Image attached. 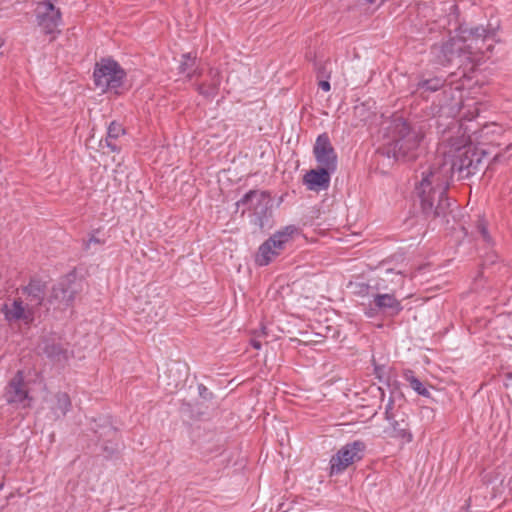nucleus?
Segmentation results:
<instances>
[{"instance_id":"nucleus-43","label":"nucleus","mask_w":512,"mask_h":512,"mask_svg":"<svg viewBox=\"0 0 512 512\" xmlns=\"http://www.w3.org/2000/svg\"><path fill=\"white\" fill-rule=\"evenodd\" d=\"M503 483H504V478H501L500 484L503 485Z\"/></svg>"},{"instance_id":"nucleus-25","label":"nucleus","mask_w":512,"mask_h":512,"mask_svg":"<svg viewBox=\"0 0 512 512\" xmlns=\"http://www.w3.org/2000/svg\"><path fill=\"white\" fill-rule=\"evenodd\" d=\"M125 133L122 125L116 121H112L107 129V137L110 139H118L121 135Z\"/></svg>"},{"instance_id":"nucleus-41","label":"nucleus","mask_w":512,"mask_h":512,"mask_svg":"<svg viewBox=\"0 0 512 512\" xmlns=\"http://www.w3.org/2000/svg\"><path fill=\"white\" fill-rule=\"evenodd\" d=\"M462 88H463V84H461V85H457V86L455 87V89H456V90H461Z\"/></svg>"},{"instance_id":"nucleus-1","label":"nucleus","mask_w":512,"mask_h":512,"mask_svg":"<svg viewBox=\"0 0 512 512\" xmlns=\"http://www.w3.org/2000/svg\"><path fill=\"white\" fill-rule=\"evenodd\" d=\"M453 175L438 153L434 159L420 166L416 173L415 194L420 202L421 212L427 219L439 220L443 225L450 223L451 200L447 190Z\"/></svg>"},{"instance_id":"nucleus-30","label":"nucleus","mask_w":512,"mask_h":512,"mask_svg":"<svg viewBox=\"0 0 512 512\" xmlns=\"http://www.w3.org/2000/svg\"><path fill=\"white\" fill-rule=\"evenodd\" d=\"M479 105L480 103L476 102L473 111H468V113L463 114V119L469 122L474 120L480 113Z\"/></svg>"},{"instance_id":"nucleus-17","label":"nucleus","mask_w":512,"mask_h":512,"mask_svg":"<svg viewBox=\"0 0 512 512\" xmlns=\"http://www.w3.org/2000/svg\"><path fill=\"white\" fill-rule=\"evenodd\" d=\"M333 173L328 169L318 167L307 172L303 181L309 190H324L328 188Z\"/></svg>"},{"instance_id":"nucleus-9","label":"nucleus","mask_w":512,"mask_h":512,"mask_svg":"<svg viewBox=\"0 0 512 512\" xmlns=\"http://www.w3.org/2000/svg\"><path fill=\"white\" fill-rule=\"evenodd\" d=\"M35 18L37 26L45 35H51L54 38L55 35L60 33L62 12L54 6L52 0H43L37 4Z\"/></svg>"},{"instance_id":"nucleus-36","label":"nucleus","mask_w":512,"mask_h":512,"mask_svg":"<svg viewBox=\"0 0 512 512\" xmlns=\"http://www.w3.org/2000/svg\"><path fill=\"white\" fill-rule=\"evenodd\" d=\"M3 487H4V483H1V484H0V491L3 489ZM12 497H13V494H10V495L6 498L5 502H4V503H2V504H0V511H1V510H2L6 505H7L8 500H9L10 498H12Z\"/></svg>"},{"instance_id":"nucleus-35","label":"nucleus","mask_w":512,"mask_h":512,"mask_svg":"<svg viewBox=\"0 0 512 512\" xmlns=\"http://www.w3.org/2000/svg\"><path fill=\"white\" fill-rule=\"evenodd\" d=\"M250 344L256 350H260L262 347L261 342L257 339H251Z\"/></svg>"},{"instance_id":"nucleus-16","label":"nucleus","mask_w":512,"mask_h":512,"mask_svg":"<svg viewBox=\"0 0 512 512\" xmlns=\"http://www.w3.org/2000/svg\"><path fill=\"white\" fill-rule=\"evenodd\" d=\"M387 422L389 426L385 430V433H387L390 438L397 440L401 445H406L413 441L414 436L405 417L399 420L395 417Z\"/></svg>"},{"instance_id":"nucleus-27","label":"nucleus","mask_w":512,"mask_h":512,"mask_svg":"<svg viewBox=\"0 0 512 512\" xmlns=\"http://www.w3.org/2000/svg\"><path fill=\"white\" fill-rule=\"evenodd\" d=\"M393 409H394V400L392 397H390L385 405V410H384V418L386 421H389L396 417Z\"/></svg>"},{"instance_id":"nucleus-7","label":"nucleus","mask_w":512,"mask_h":512,"mask_svg":"<svg viewBox=\"0 0 512 512\" xmlns=\"http://www.w3.org/2000/svg\"><path fill=\"white\" fill-rule=\"evenodd\" d=\"M297 232L298 228L295 225H287L276 231L259 246L255 255V263L261 267L269 265L281 254Z\"/></svg>"},{"instance_id":"nucleus-3","label":"nucleus","mask_w":512,"mask_h":512,"mask_svg":"<svg viewBox=\"0 0 512 512\" xmlns=\"http://www.w3.org/2000/svg\"><path fill=\"white\" fill-rule=\"evenodd\" d=\"M496 37L497 33L494 29L483 26L463 30L460 35L434 48L436 61L442 66L452 63L455 59H459V64H462L463 59L473 65L479 64L485 59V54L492 51L497 42Z\"/></svg>"},{"instance_id":"nucleus-10","label":"nucleus","mask_w":512,"mask_h":512,"mask_svg":"<svg viewBox=\"0 0 512 512\" xmlns=\"http://www.w3.org/2000/svg\"><path fill=\"white\" fill-rule=\"evenodd\" d=\"M365 444L363 441L356 440L344 445L330 459L331 474H339L355 461H359L363 457Z\"/></svg>"},{"instance_id":"nucleus-23","label":"nucleus","mask_w":512,"mask_h":512,"mask_svg":"<svg viewBox=\"0 0 512 512\" xmlns=\"http://www.w3.org/2000/svg\"><path fill=\"white\" fill-rule=\"evenodd\" d=\"M405 380L410 384V387L420 396L429 397L430 393L423 383L413 375L412 371H407L404 374Z\"/></svg>"},{"instance_id":"nucleus-31","label":"nucleus","mask_w":512,"mask_h":512,"mask_svg":"<svg viewBox=\"0 0 512 512\" xmlns=\"http://www.w3.org/2000/svg\"><path fill=\"white\" fill-rule=\"evenodd\" d=\"M103 241L96 237L95 233H92L84 243L86 250L90 249L92 244H102Z\"/></svg>"},{"instance_id":"nucleus-42","label":"nucleus","mask_w":512,"mask_h":512,"mask_svg":"<svg viewBox=\"0 0 512 512\" xmlns=\"http://www.w3.org/2000/svg\"><path fill=\"white\" fill-rule=\"evenodd\" d=\"M109 430H110L111 432H113L114 434L116 433L115 429H113L112 427H110V428H109Z\"/></svg>"},{"instance_id":"nucleus-6","label":"nucleus","mask_w":512,"mask_h":512,"mask_svg":"<svg viewBox=\"0 0 512 512\" xmlns=\"http://www.w3.org/2000/svg\"><path fill=\"white\" fill-rule=\"evenodd\" d=\"M125 78V70L110 57L102 58L95 64L93 71L94 84L103 93L113 91L118 94Z\"/></svg>"},{"instance_id":"nucleus-21","label":"nucleus","mask_w":512,"mask_h":512,"mask_svg":"<svg viewBox=\"0 0 512 512\" xmlns=\"http://www.w3.org/2000/svg\"><path fill=\"white\" fill-rule=\"evenodd\" d=\"M23 291L31 299V302H33L32 304H29L33 309L42 304L45 292L40 282L30 281Z\"/></svg>"},{"instance_id":"nucleus-39","label":"nucleus","mask_w":512,"mask_h":512,"mask_svg":"<svg viewBox=\"0 0 512 512\" xmlns=\"http://www.w3.org/2000/svg\"><path fill=\"white\" fill-rule=\"evenodd\" d=\"M365 315L368 316V317H372L374 315L372 309L368 310L365 312Z\"/></svg>"},{"instance_id":"nucleus-24","label":"nucleus","mask_w":512,"mask_h":512,"mask_svg":"<svg viewBox=\"0 0 512 512\" xmlns=\"http://www.w3.org/2000/svg\"><path fill=\"white\" fill-rule=\"evenodd\" d=\"M44 353L48 358L61 360V358H67V351L64 350L59 344H46L44 347Z\"/></svg>"},{"instance_id":"nucleus-37","label":"nucleus","mask_w":512,"mask_h":512,"mask_svg":"<svg viewBox=\"0 0 512 512\" xmlns=\"http://www.w3.org/2000/svg\"><path fill=\"white\" fill-rule=\"evenodd\" d=\"M104 450L108 452L109 455H112L113 453H115L117 450H118V447L117 445L115 447H109V446H104Z\"/></svg>"},{"instance_id":"nucleus-38","label":"nucleus","mask_w":512,"mask_h":512,"mask_svg":"<svg viewBox=\"0 0 512 512\" xmlns=\"http://www.w3.org/2000/svg\"><path fill=\"white\" fill-rule=\"evenodd\" d=\"M506 470V467H498L495 474H496V479L501 477L502 474H503V471Z\"/></svg>"},{"instance_id":"nucleus-12","label":"nucleus","mask_w":512,"mask_h":512,"mask_svg":"<svg viewBox=\"0 0 512 512\" xmlns=\"http://www.w3.org/2000/svg\"><path fill=\"white\" fill-rule=\"evenodd\" d=\"M1 311L8 322L23 321L26 324L34 320V309L29 304H24L21 298L13 299L10 303H4Z\"/></svg>"},{"instance_id":"nucleus-22","label":"nucleus","mask_w":512,"mask_h":512,"mask_svg":"<svg viewBox=\"0 0 512 512\" xmlns=\"http://www.w3.org/2000/svg\"><path fill=\"white\" fill-rule=\"evenodd\" d=\"M446 80L442 77H433L418 82L417 89L427 92H436L445 86Z\"/></svg>"},{"instance_id":"nucleus-20","label":"nucleus","mask_w":512,"mask_h":512,"mask_svg":"<svg viewBox=\"0 0 512 512\" xmlns=\"http://www.w3.org/2000/svg\"><path fill=\"white\" fill-rule=\"evenodd\" d=\"M72 403L69 395L65 392L55 394L54 402L51 406V412L55 419L64 417L71 409Z\"/></svg>"},{"instance_id":"nucleus-28","label":"nucleus","mask_w":512,"mask_h":512,"mask_svg":"<svg viewBox=\"0 0 512 512\" xmlns=\"http://www.w3.org/2000/svg\"><path fill=\"white\" fill-rule=\"evenodd\" d=\"M478 230H479V233L482 236L483 240L486 243H491L492 239H491V236H490V234L488 232V228H487V225L484 222V220L479 221Z\"/></svg>"},{"instance_id":"nucleus-18","label":"nucleus","mask_w":512,"mask_h":512,"mask_svg":"<svg viewBox=\"0 0 512 512\" xmlns=\"http://www.w3.org/2000/svg\"><path fill=\"white\" fill-rule=\"evenodd\" d=\"M178 72L185 75L188 81L202 75V69L197 65V57L192 53H184L181 56Z\"/></svg>"},{"instance_id":"nucleus-8","label":"nucleus","mask_w":512,"mask_h":512,"mask_svg":"<svg viewBox=\"0 0 512 512\" xmlns=\"http://www.w3.org/2000/svg\"><path fill=\"white\" fill-rule=\"evenodd\" d=\"M408 275L407 269L392 267L389 262H383L378 268L373 288L378 291L397 292L404 287Z\"/></svg>"},{"instance_id":"nucleus-33","label":"nucleus","mask_w":512,"mask_h":512,"mask_svg":"<svg viewBox=\"0 0 512 512\" xmlns=\"http://www.w3.org/2000/svg\"><path fill=\"white\" fill-rule=\"evenodd\" d=\"M116 139H110L109 137H106V146L112 151V152H119L120 148L114 143Z\"/></svg>"},{"instance_id":"nucleus-26","label":"nucleus","mask_w":512,"mask_h":512,"mask_svg":"<svg viewBox=\"0 0 512 512\" xmlns=\"http://www.w3.org/2000/svg\"><path fill=\"white\" fill-rule=\"evenodd\" d=\"M374 374L380 382L385 383V384L389 383V375H388V372H387L385 366L375 365L374 366Z\"/></svg>"},{"instance_id":"nucleus-15","label":"nucleus","mask_w":512,"mask_h":512,"mask_svg":"<svg viewBox=\"0 0 512 512\" xmlns=\"http://www.w3.org/2000/svg\"><path fill=\"white\" fill-rule=\"evenodd\" d=\"M76 292L73 283L64 279L53 287L50 302L57 303L58 308H66L74 301Z\"/></svg>"},{"instance_id":"nucleus-29","label":"nucleus","mask_w":512,"mask_h":512,"mask_svg":"<svg viewBox=\"0 0 512 512\" xmlns=\"http://www.w3.org/2000/svg\"><path fill=\"white\" fill-rule=\"evenodd\" d=\"M355 288V294L361 297H365L369 295L371 286L367 283H357Z\"/></svg>"},{"instance_id":"nucleus-5","label":"nucleus","mask_w":512,"mask_h":512,"mask_svg":"<svg viewBox=\"0 0 512 512\" xmlns=\"http://www.w3.org/2000/svg\"><path fill=\"white\" fill-rule=\"evenodd\" d=\"M242 215H247L250 225L258 230H268L273 226V204L266 191L249 190L237 202Z\"/></svg>"},{"instance_id":"nucleus-2","label":"nucleus","mask_w":512,"mask_h":512,"mask_svg":"<svg viewBox=\"0 0 512 512\" xmlns=\"http://www.w3.org/2000/svg\"><path fill=\"white\" fill-rule=\"evenodd\" d=\"M494 124L484 125L479 131H473L461 122L458 127L460 136L450 137L443 142L438 153L448 168H451V174L458 173L460 178H468L474 175L483 157L486 155L484 149L475 145V142L481 143V139L494 128Z\"/></svg>"},{"instance_id":"nucleus-40","label":"nucleus","mask_w":512,"mask_h":512,"mask_svg":"<svg viewBox=\"0 0 512 512\" xmlns=\"http://www.w3.org/2000/svg\"><path fill=\"white\" fill-rule=\"evenodd\" d=\"M4 44H5V40L2 37H0V48L3 47Z\"/></svg>"},{"instance_id":"nucleus-14","label":"nucleus","mask_w":512,"mask_h":512,"mask_svg":"<svg viewBox=\"0 0 512 512\" xmlns=\"http://www.w3.org/2000/svg\"><path fill=\"white\" fill-rule=\"evenodd\" d=\"M5 399L9 404H23L26 400H31L28 391L24 389V375L22 371H18L9 381L5 390Z\"/></svg>"},{"instance_id":"nucleus-11","label":"nucleus","mask_w":512,"mask_h":512,"mask_svg":"<svg viewBox=\"0 0 512 512\" xmlns=\"http://www.w3.org/2000/svg\"><path fill=\"white\" fill-rule=\"evenodd\" d=\"M313 154L318 167L335 172L337 170L338 157L326 133L320 134L315 141Z\"/></svg>"},{"instance_id":"nucleus-32","label":"nucleus","mask_w":512,"mask_h":512,"mask_svg":"<svg viewBox=\"0 0 512 512\" xmlns=\"http://www.w3.org/2000/svg\"><path fill=\"white\" fill-rule=\"evenodd\" d=\"M198 391L199 395L204 399H208L211 396L209 389L203 384L198 385Z\"/></svg>"},{"instance_id":"nucleus-34","label":"nucleus","mask_w":512,"mask_h":512,"mask_svg":"<svg viewBox=\"0 0 512 512\" xmlns=\"http://www.w3.org/2000/svg\"><path fill=\"white\" fill-rule=\"evenodd\" d=\"M319 88L324 92H328L331 89L330 82L328 80H322L319 82Z\"/></svg>"},{"instance_id":"nucleus-4","label":"nucleus","mask_w":512,"mask_h":512,"mask_svg":"<svg viewBox=\"0 0 512 512\" xmlns=\"http://www.w3.org/2000/svg\"><path fill=\"white\" fill-rule=\"evenodd\" d=\"M391 140L388 143V155L399 160H412L416 158L423 134L409 126L402 117H395L388 126Z\"/></svg>"},{"instance_id":"nucleus-19","label":"nucleus","mask_w":512,"mask_h":512,"mask_svg":"<svg viewBox=\"0 0 512 512\" xmlns=\"http://www.w3.org/2000/svg\"><path fill=\"white\" fill-rule=\"evenodd\" d=\"M396 292L378 293L373 297L374 304L379 310H390L393 314H398L403 307L401 302L395 297Z\"/></svg>"},{"instance_id":"nucleus-13","label":"nucleus","mask_w":512,"mask_h":512,"mask_svg":"<svg viewBox=\"0 0 512 512\" xmlns=\"http://www.w3.org/2000/svg\"><path fill=\"white\" fill-rule=\"evenodd\" d=\"M221 83V71L218 68H210L207 78L201 83L194 84V88L200 96L212 101L218 95Z\"/></svg>"}]
</instances>
